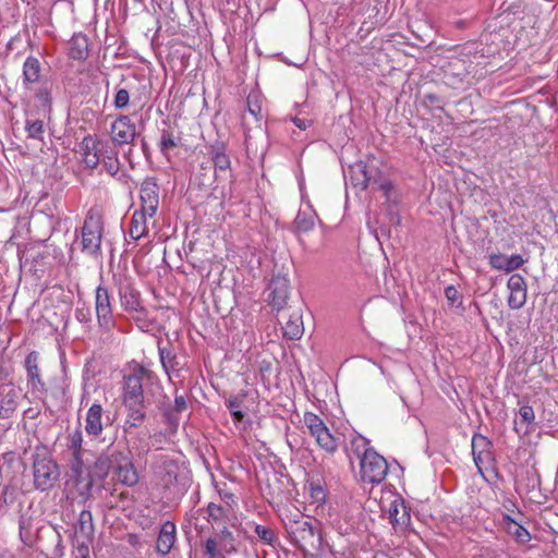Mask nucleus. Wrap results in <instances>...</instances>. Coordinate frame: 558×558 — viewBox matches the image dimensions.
Returning <instances> with one entry per match:
<instances>
[{
    "label": "nucleus",
    "instance_id": "obj_4",
    "mask_svg": "<svg viewBox=\"0 0 558 558\" xmlns=\"http://www.w3.org/2000/svg\"><path fill=\"white\" fill-rule=\"evenodd\" d=\"M113 283L118 289L122 307L129 313L144 314L145 308L142 305L141 293L135 289L133 280L124 272L113 275Z\"/></svg>",
    "mask_w": 558,
    "mask_h": 558
},
{
    "label": "nucleus",
    "instance_id": "obj_56",
    "mask_svg": "<svg viewBox=\"0 0 558 558\" xmlns=\"http://www.w3.org/2000/svg\"><path fill=\"white\" fill-rule=\"evenodd\" d=\"M135 314H136V316H134V319L137 323L140 328L147 330L153 325V320H150L146 317V312L144 314H140V313H135Z\"/></svg>",
    "mask_w": 558,
    "mask_h": 558
},
{
    "label": "nucleus",
    "instance_id": "obj_1",
    "mask_svg": "<svg viewBox=\"0 0 558 558\" xmlns=\"http://www.w3.org/2000/svg\"><path fill=\"white\" fill-rule=\"evenodd\" d=\"M351 451L360 459V475L363 483L379 484L388 472L384 457L369 447V440L361 435L351 434Z\"/></svg>",
    "mask_w": 558,
    "mask_h": 558
},
{
    "label": "nucleus",
    "instance_id": "obj_33",
    "mask_svg": "<svg viewBox=\"0 0 558 558\" xmlns=\"http://www.w3.org/2000/svg\"><path fill=\"white\" fill-rule=\"evenodd\" d=\"M96 316L98 326L104 331H110L114 327L116 320L112 314L111 305L96 308Z\"/></svg>",
    "mask_w": 558,
    "mask_h": 558
},
{
    "label": "nucleus",
    "instance_id": "obj_9",
    "mask_svg": "<svg viewBox=\"0 0 558 558\" xmlns=\"http://www.w3.org/2000/svg\"><path fill=\"white\" fill-rule=\"evenodd\" d=\"M268 299L271 306L277 311L282 310L288 302L290 293V280L288 274H275L268 284Z\"/></svg>",
    "mask_w": 558,
    "mask_h": 558
},
{
    "label": "nucleus",
    "instance_id": "obj_40",
    "mask_svg": "<svg viewBox=\"0 0 558 558\" xmlns=\"http://www.w3.org/2000/svg\"><path fill=\"white\" fill-rule=\"evenodd\" d=\"M254 532L258 538L267 545L275 546L278 541L276 533L268 526L256 524Z\"/></svg>",
    "mask_w": 558,
    "mask_h": 558
},
{
    "label": "nucleus",
    "instance_id": "obj_8",
    "mask_svg": "<svg viewBox=\"0 0 558 558\" xmlns=\"http://www.w3.org/2000/svg\"><path fill=\"white\" fill-rule=\"evenodd\" d=\"M109 141L99 140L92 135L85 136L80 143L82 161L87 168L95 169L100 163L102 153H106Z\"/></svg>",
    "mask_w": 558,
    "mask_h": 558
},
{
    "label": "nucleus",
    "instance_id": "obj_58",
    "mask_svg": "<svg viewBox=\"0 0 558 558\" xmlns=\"http://www.w3.org/2000/svg\"><path fill=\"white\" fill-rule=\"evenodd\" d=\"M186 409V400L184 396H175L173 410L178 413Z\"/></svg>",
    "mask_w": 558,
    "mask_h": 558
},
{
    "label": "nucleus",
    "instance_id": "obj_13",
    "mask_svg": "<svg viewBox=\"0 0 558 558\" xmlns=\"http://www.w3.org/2000/svg\"><path fill=\"white\" fill-rule=\"evenodd\" d=\"M110 134L114 144H130L136 135V126L131 121L130 117L121 116L112 122Z\"/></svg>",
    "mask_w": 558,
    "mask_h": 558
},
{
    "label": "nucleus",
    "instance_id": "obj_34",
    "mask_svg": "<svg viewBox=\"0 0 558 558\" xmlns=\"http://www.w3.org/2000/svg\"><path fill=\"white\" fill-rule=\"evenodd\" d=\"M354 511L357 518L355 530L357 533H364L369 530V523L372 522L368 513L363 509L362 504L355 501L351 505V512Z\"/></svg>",
    "mask_w": 558,
    "mask_h": 558
},
{
    "label": "nucleus",
    "instance_id": "obj_23",
    "mask_svg": "<svg viewBox=\"0 0 558 558\" xmlns=\"http://www.w3.org/2000/svg\"><path fill=\"white\" fill-rule=\"evenodd\" d=\"M175 542V525L174 523L167 521L161 525L159 536L157 538L156 548L158 553L166 555L168 554Z\"/></svg>",
    "mask_w": 558,
    "mask_h": 558
},
{
    "label": "nucleus",
    "instance_id": "obj_12",
    "mask_svg": "<svg viewBox=\"0 0 558 558\" xmlns=\"http://www.w3.org/2000/svg\"><path fill=\"white\" fill-rule=\"evenodd\" d=\"M23 110L26 117L25 131L29 138L43 141L45 134L44 118L48 114L34 111L29 100L23 102Z\"/></svg>",
    "mask_w": 558,
    "mask_h": 558
},
{
    "label": "nucleus",
    "instance_id": "obj_55",
    "mask_svg": "<svg viewBox=\"0 0 558 558\" xmlns=\"http://www.w3.org/2000/svg\"><path fill=\"white\" fill-rule=\"evenodd\" d=\"M529 480L531 481L532 488L541 486V475L538 470L535 466H532L530 471H527Z\"/></svg>",
    "mask_w": 558,
    "mask_h": 558
},
{
    "label": "nucleus",
    "instance_id": "obj_14",
    "mask_svg": "<svg viewBox=\"0 0 558 558\" xmlns=\"http://www.w3.org/2000/svg\"><path fill=\"white\" fill-rule=\"evenodd\" d=\"M159 187L155 180L146 179L140 190L141 208L153 218L159 206Z\"/></svg>",
    "mask_w": 558,
    "mask_h": 558
},
{
    "label": "nucleus",
    "instance_id": "obj_11",
    "mask_svg": "<svg viewBox=\"0 0 558 558\" xmlns=\"http://www.w3.org/2000/svg\"><path fill=\"white\" fill-rule=\"evenodd\" d=\"M299 187L301 191L302 201L305 203V205L300 208L294 220V227L299 232H308L314 228L318 217L304 193L303 178L299 179Z\"/></svg>",
    "mask_w": 558,
    "mask_h": 558
},
{
    "label": "nucleus",
    "instance_id": "obj_49",
    "mask_svg": "<svg viewBox=\"0 0 558 558\" xmlns=\"http://www.w3.org/2000/svg\"><path fill=\"white\" fill-rule=\"evenodd\" d=\"M110 466V461L108 457L100 456L95 461L94 470L95 474L98 475L100 478H104L107 475V472Z\"/></svg>",
    "mask_w": 558,
    "mask_h": 558
},
{
    "label": "nucleus",
    "instance_id": "obj_52",
    "mask_svg": "<svg viewBox=\"0 0 558 558\" xmlns=\"http://www.w3.org/2000/svg\"><path fill=\"white\" fill-rule=\"evenodd\" d=\"M225 554V550L216 547V543L214 541H206L205 555L207 558H226Z\"/></svg>",
    "mask_w": 558,
    "mask_h": 558
},
{
    "label": "nucleus",
    "instance_id": "obj_37",
    "mask_svg": "<svg viewBox=\"0 0 558 558\" xmlns=\"http://www.w3.org/2000/svg\"><path fill=\"white\" fill-rule=\"evenodd\" d=\"M474 463L481 474H483V468H490L494 465L495 457L493 450L480 451L472 453Z\"/></svg>",
    "mask_w": 558,
    "mask_h": 558
},
{
    "label": "nucleus",
    "instance_id": "obj_5",
    "mask_svg": "<svg viewBox=\"0 0 558 558\" xmlns=\"http://www.w3.org/2000/svg\"><path fill=\"white\" fill-rule=\"evenodd\" d=\"M303 424L323 450L333 452L338 448V439L330 433L324 421L317 414L305 412Z\"/></svg>",
    "mask_w": 558,
    "mask_h": 558
},
{
    "label": "nucleus",
    "instance_id": "obj_39",
    "mask_svg": "<svg viewBox=\"0 0 558 558\" xmlns=\"http://www.w3.org/2000/svg\"><path fill=\"white\" fill-rule=\"evenodd\" d=\"M308 495L313 504L322 505L326 499V493L319 482L308 481L306 484Z\"/></svg>",
    "mask_w": 558,
    "mask_h": 558
},
{
    "label": "nucleus",
    "instance_id": "obj_26",
    "mask_svg": "<svg viewBox=\"0 0 558 558\" xmlns=\"http://www.w3.org/2000/svg\"><path fill=\"white\" fill-rule=\"evenodd\" d=\"M20 392L15 388L9 389L0 399V418H8L15 412Z\"/></svg>",
    "mask_w": 558,
    "mask_h": 558
},
{
    "label": "nucleus",
    "instance_id": "obj_44",
    "mask_svg": "<svg viewBox=\"0 0 558 558\" xmlns=\"http://www.w3.org/2000/svg\"><path fill=\"white\" fill-rule=\"evenodd\" d=\"M493 449V442L482 434H474L472 437V453Z\"/></svg>",
    "mask_w": 558,
    "mask_h": 558
},
{
    "label": "nucleus",
    "instance_id": "obj_3",
    "mask_svg": "<svg viewBox=\"0 0 558 558\" xmlns=\"http://www.w3.org/2000/svg\"><path fill=\"white\" fill-rule=\"evenodd\" d=\"M155 375L142 365H136L131 373L124 376L123 386V403L124 404H143V383L151 381Z\"/></svg>",
    "mask_w": 558,
    "mask_h": 558
},
{
    "label": "nucleus",
    "instance_id": "obj_19",
    "mask_svg": "<svg viewBox=\"0 0 558 558\" xmlns=\"http://www.w3.org/2000/svg\"><path fill=\"white\" fill-rule=\"evenodd\" d=\"M104 408L94 402L86 412L85 430L92 437H99L104 432Z\"/></svg>",
    "mask_w": 558,
    "mask_h": 558
},
{
    "label": "nucleus",
    "instance_id": "obj_64",
    "mask_svg": "<svg viewBox=\"0 0 558 558\" xmlns=\"http://www.w3.org/2000/svg\"><path fill=\"white\" fill-rule=\"evenodd\" d=\"M233 421L240 423L244 418V413L241 410L231 412Z\"/></svg>",
    "mask_w": 558,
    "mask_h": 558
},
{
    "label": "nucleus",
    "instance_id": "obj_45",
    "mask_svg": "<svg viewBox=\"0 0 558 558\" xmlns=\"http://www.w3.org/2000/svg\"><path fill=\"white\" fill-rule=\"evenodd\" d=\"M216 170L226 171L230 168V158L222 149H216L213 155Z\"/></svg>",
    "mask_w": 558,
    "mask_h": 558
},
{
    "label": "nucleus",
    "instance_id": "obj_42",
    "mask_svg": "<svg viewBox=\"0 0 558 558\" xmlns=\"http://www.w3.org/2000/svg\"><path fill=\"white\" fill-rule=\"evenodd\" d=\"M520 423L525 425V433L530 432V427L534 424L535 413L531 405L521 404L519 409Z\"/></svg>",
    "mask_w": 558,
    "mask_h": 558
},
{
    "label": "nucleus",
    "instance_id": "obj_43",
    "mask_svg": "<svg viewBox=\"0 0 558 558\" xmlns=\"http://www.w3.org/2000/svg\"><path fill=\"white\" fill-rule=\"evenodd\" d=\"M207 513L209 520H211L215 523H220L223 522L225 519L227 518L228 509L215 502H210L207 506Z\"/></svg>",
    "mask_w": 558,
    "mask_h": 558
},
{
    "label": "nucleus",
    "instance_id": "obj_47",
    "mask_svg": "<svg viewBox=\"0 0 558 558\" xmlns=\"http://www.w3.org/2000/svg\"><path fill=\"white\" fill-rule=\"evenodd\" d=\"M110 305H111V302H110V295H109L108 289L102 286H98L96 289V295H95V310L98 307L99 308L107 307Z\"/></svg>",
    "mask_w": 558,
    "mask_h": 558
},
{
    "label": "nucleus",
    "instance_id": "obj_41",
    "mask_svg": "<svg viewBox=\"0 0 558 558\" xmlns=\"http://www.w3.org/2000/svg\"><path fill=\"white\" fill-rule=\"evenodd\" d=\"M71 57L74 59H84L87 57V39L86 37H75L72 41Z\"/></svg>",
    "mask_w": 558,
    "mask_h": 558
},
{
    "label": "nucleus",
    "instance_id": "obj_54",
    "mask_svg": "<svg viewBox=\"0 0 558 558\" xmlns=\"http://www.w3.org/2000/svg\"><path fill=\"white\" fill-rule=\"evenodd\" d=\"M393 189L395 186L390 180H384L378 183V190L383 192L387 201H390Z\"/></svg>",
    "mask_w": 558,
    "mask_h": 558
},
{
    "label": "nucleus",
    "instance_id": "obj_29",
    "mask_svg": "<svg viewBox=\"0 0 558 558\" xmlns=\"http://www.w3.org/2000/svg\"><path fill=\"white\" fill-rule=\"evenodd\" d=\"M507 520V533L511 535L518 544H527L532 538L530 532L510 517H508Z\"/></svg>",
    "mask_w": 558,
    "mask_h": 558
},
{
    "label": "nucleus",
    "instance_id": "obj_22",
    "mask_svg": "<svg viewBox=\"0 0 558 558\" xmlns=\"http://www.w3.org/2000/svg\"><path fill=\"white\" fill-rule=\"evenodd\" d=\"M150 218L147 213H144L142 209H137L133 213L131 221H130V228H129V234L133 240H140L147 235L148 233V226H147V219Z\"/></svg>",
    "mask_w": 558,
    "mask_h": 558
},
{
    "label": "nucleus",
    "instance_id": "obj_16",
    "mask_svg": "<svg viewBox=\"0 0 558 558\" xmlns=\"http://www.w3.org/2000/svg\"><path fill=\"white\" fill-rule=\"evenodd\" d=\"M507 287L510 291L508 306L512 310L523 307L526 302V281L523 276L513 274L508 279Z\"/></svg>",
    "mask_w": 558,
    "mask_h": 558
},
{
    "label": "nucleus",
    "instance_id": "obj_30",
    "mask_svg": "<svg viewBox=\"0 0 558 558\" xmlns=\"http://www.w3.org/2000/svg\"><path fill=\"white\" fill-rule=\"evenodd\" d=\"M207 541H214L216 543V547L225 550L227 554L235 551V538L226 527L219 534H216Z\"/></svg>",
    "mask_w": 558,
    "mask_h": 558
},
{
    "label": "nucleus",
    "instance_id": "obj_18",
    "mask_svg": "<svg viewBox=\"0 0 558 558\" xmlns=\"http://www.w3.org/2000/svg\"><path fill=\"white\" fill-rule=\"evenodd\" d=\"M41 80V64L34 56H28L23 64L22 84L24 89H34V85L45 83Z\"/></svg>",
    "mask_w": 558,
    "mask_h": 558
},
{
    "label": "nucleus",
    "instance_id": "obj_7",
    "mask_svg": "<svg viewBox=\"0 0 558 558\" xmlns=\"http://www.w3.org/2000/svg\"><path fill=\"white\" fill-rule=\"evenodd\" d=\"M34 485L45 492L58 481L60 472L58 464L48 458H37L33 464Z\"/></svg>",
    "mask_w": 558,
    "mask_h": 558
},
{
    "label": "nucleus",
    "instance_id": "obj_2",
    "mask_svg": "<svg viewBox=\"0 0 558 558\" xmlns=\"http://www.w3.org/2000/svg\"><path fill=\"white\" fill-rule=\"evenodd\" d=\"M85 453L72 454L70 470L64 484L66 498L85 501L93 487V478L84 461Z\"/></svg>",
    "mask_w": 558,
    "mask_h": 558
},
{
    "label": "nucleus",
    "instance_id": "obj_51",
    "mask_svg": "<svg viewBox=\"0 0 558 558\" xmlns=\"http://www.w3.org/2000/svg\"><path fill=\"white\" fill-rule=\"evenodd\" d=\"M160 362L162 364L163 369L168 373L170 368L173 367L174 356L171 355L170 351H167L165 348L158 347Z\"/></svg>",
    "mask_w": 558,
    "mask_h": 558
},
{
    "label": "nucleus",
    "instance_id": "obj_38",
    "mask_svg": "<svg viewBox=\"0 0 558 558\" xmlns=\"http://www.w3.org/2000/svg\"><path fill=\"white\" fill-rule=\"evenodd\" d=\"M165 439V435L162 433H155L150 436V442L143 447L132 446L131 450L136 451L138 456L147 453L151 448L155 450H160L162 448V441Z\"/></svg>",
    "mask_w": 558,
    "mask_h": 558
},
{
    "label": "nucleus",
    "instance_id": "obj_24",
    "mask_svg": "<svg viewBox=\"0 0 558 558\" xmlns=\"http://www.w3.org/2000/svg\"><path fill=\"white\" fill-rule=\"evenodd\" d=\"M372 173L373 169H368V166L364 161H359L353 166L351 165V184L361 190L366 189L372 179Z\"/></svg>",
    "mask_w": 558,
    "mask_h": 558
},
{
    "label": "nucleus",
    "instance_id": "obj_17",
    "mask_svg": "<svg viewBox=\"0 0 558 558\" xmlns=\"http://www.w3.org/2000/svg\"><path fill=\"white\" fill-rule=\"evenodd\" d=\"M24 368L27 376V385L34 391H44L45 383L39 371V354L36 351L29 352L24 361Z\"/></svg>",
    "mask_w": 558,
    "mask_h": 558
},
{
    "label": "nucleus",
    "instance_id": "obj_35",
    "mask_svg": "<svg viewBox=\"0 0 558 558\" xmlns=\"http://www.w3.org/2000/svg\"><path fill=\"white\" fill-rule=\"evenodd\" d=\"M66 446L72 454L86 453L87 450L83 448V433L80 427L69 433L66 437Z\"/></svg>",
    "mask_w": 558,
    "mask_h": 558
},
{
    "label": "nucleus",
    "instance_id": "obj_63",
    "mask_svg": "<svg viewBox=\"0 0 558 558\" xmlns=\"http://www.w3.org/2000/svg\"><path fill=\"white\" fill-rule=\"evenodd\" d=\"M165 415L167 417V422L175 429L179 424L178 417L174 416L171 411H166Z\"/></svg>",
    "mask_w": 558,
    "mask_h": 558
},
{
    "label": "nucleus",
    "instance_id": "obj_60",
    "mask_svg": "<svg viewBox=\"0 0 558 558\" xmlns=\"http://www.w3.org/2000/svg\"><path fill=\"white\" fill-rule=\"evenodd\" d=\"M294 125L296 128H299L300 130H306L307 128H310L312 125V121L311 120H307V119H301L299 117H294L292 119Z\"/></svg>",
    "mask_w": 558,
    "mask_h": 558
},
{
    "label": "nucleus",
    "instance_id": "obj_48",
    "mask_svg": "<svg viewBox=\"0 0 558 558\" xmlns=\"http://www.w3.org/2000/svg\"><path fill=\"white\" fill-rule=\"evenodd\" d=\"M21 541L28 545L32 542L31 520L22 515L19 522Z\"/></svg>",
    "mask_w": 558,
    "mask_h": 558
},
{
    "label": "nucleus",
    "instance_id": "obj_46",
    "mask_svg": "<svg viewBox=\"0 0 558 558\" xmlns=\"http://www.w3.org/2000/svg\"><path fill=\"white\" fill-rule=\"evenodd\" d=\"M445 296L451 306L462 307L463 296L454 286H448L445 289Z\"/></svg>",
    "mask_w": 558,
    "mask_h": 558
},
{
    "label": "nucleus",
    "instance_id": "obj_62",
    "mask_svg": "<svg viewBox=\"0 0 558 558\" xmlns=\"http://www.w3.org/2000/svg\"><path fill=\"white\" fill-rule=\"evenodd\" d=\"M258 367H259V372L263 376L267 373H270V371H271V364H270V362H268L266 360L260 361Z\"/></svg>",
    "mask_w": 558,
    "mask_h": 558
},
{
    "label": "nucleus",
    "instance_id": "obj_27",
    "mask_svg": "<svg viewBox=\"0 0 558 558\" xmlns=\"http://www.w3.org/2000/svg\"><path fill=\"white\" fill-rule=\"evenodd\" d=\"M388 513L390 522L393 525L407 524L410 521V514L402 499H395L393 501H391L388 509Z\"/></svg>",
    "mask_w": 558,
    "mask_h": 558
},
{
    "label": "nucleus",
    "instance_id": "obj_15",
    "mask_svg": "<svg viewBox=\"0 0 558 558\" xmlns=\"http://www.w3.org/2000/svg\"><path fill=\"white\" fill-rule=\"evenodd\" d=\"M32 95L33 99H28L34 108V111L40 113L50 114L52 97H51V85L48 82L34 85V89H25ZM27 99H24L26 101Z\"/></svg>",
    "mask_w": 558,
    "mask_h": 558
},
{
    "label": "nucleus",
    "instance_id": "obj_20",
    "mask_svg": "<svg viewBox=\"0 0 558 558\" xmlns=\"http://www.w3.org/2000/svg\"><path fill=\"white\" fill-rule=\"evenodd\" d=\"M489 265L493 269L505 271V272H512L523 266L525 260L523 257L519 254H513L510 257L504 255V254H490L488 256Z\"/></svg>",
    "mask_w": 558,
    "mask_h": 558
},
{
    "label": "nucleus",
    "instance_id": "obj_10",
    "mask_svg": "<svg viewBox=\"0 0 558 558\" xmlns=\"http://www.w3.org/2000/svg\"><path fill=\"white\" fill-rule=\"evenodd\" d=\"M179 464L167 454H159L156 458L154 474L159 485L163 488L172 486L178 478Z\"/></svg>",
    "mask_w": 558,
    "mask_h": 558
},
{
    "label": "nucleus",
    "instance_id": "obj_57",
    "mask_svg": "<svg viewBox=\"0 0 558 558\" xmlns=\"http://www.w3.org/2000/svg\"><path fill=\"white\" fill-rule=\"evenodd\" d=\"M242 400L238 397L230 398L226 401V407L231 412L240 410Z\"/></svg>",
    "mask_w": 558,
    "mask_h": 558
},
{
    "label": "nucleus",
    "instance_id": "obj_31",
    "mask_svg": "<svg viewBox=\"0 0 558 558\" xmlns=\"http://www.w3.org/2000/svg\"><path fill=\"white\" fill-rule=\"evenodd\" d=\"M129 409L128 416L124 422V430L128 432L132 427L138 426L145 418V412L143 410V404H125Z\"/></svg>",
    "mask_w": 558,
    "mask_h": 558
},
{
    "label": "nucleus",
    "instance_id": "obj_25",
    "mask_svg": "<svg viewBox=\"0 0 558 558\" xmlns=\"http://www.w3.org/2000/svg\"><path fill=\"white\" fill-rule=\"evenodd\" d=\"M282 332L283 336L290 340L300 339L304 332L302 316L296 312L291 314L282 326Z\"/></svg>",
    "mask_w": 558,
    "mask_h": 558
},
{
    "label": "nucleus",
    "instance_id": "obj_6",
    "mask_svg": "<svg viewBox=\"0 0 558 558\" xmlns=\"http://www.w3.org/2000/svg\"><path fill=\"white\" fill-rule=\"evenodd\" d=\"M102 239L101 218L88 213L82 227V251L88 255H97L100 252Z\"/></svg>",
    "mask_w": 558,
    "mask_h": 558
},
{
    "label": "nucleus",
    "instance_id": "obj_21",
    "mask_svg": "<svg viewBox=\"0 0 558 558\" xmlns=\"http://www.w3.org/2000/svg\"><path fill=\"white\" fill-rule=\"evenodd\" d=\"M113 475L116 481L126 486H134L138 482V474L134 464L126 457L113 468Z\"/></svg>",
    "mask_w": 558,
    "mask_h": 558
},
{
    "label": "nucleus",
    "instance_id": "obj_61",
    "mask_svg": "<svg viewBox=\"0 0 558 558\" xmlns=\"http://www.w3.org/2000/svg\"><path fill=\"white\" fill-rule=\"evenodd\" d=\"M76 318L81 323H88L90 322V314L88 311L85 310H76Z\"/></svg>",
    "mask_w": 558,
    "mask_h": 558
},
{
    "label": "nucleus",
    "instance_id": "obj_32",
    "mask_svg": "<svg viewBox=\"0 0 558 558\" xmlns=\"http://www.w3.org/2000/svg\"><path fill=\"white\" fill-rule=\"evenodd\" d=\"M180 137L175 136L173 132L169 130H162L160 141L158 144L160 153L169 159V151L178 146Z\"/></svg>",
    "mask_w": 558,
    "mask_h": 558
},
{
    "label": "nucleus",
    "instance_id": "obj_59",
    "mask_svg": "<svg viewBox=\"0 0 558 558\" xmlns=\"http://www.w3.org/2000/svg\"><path fill=\"white\" fill-rule=\"evenodd\" d=\"M75 558H89V548L85 544H78L75 548Z\"/></svg>",
    "mask_w": 558,
    "mask_h": 558
},
{
    "label": "nucleus",
    "instance_id": "obj_28",
    "mask_svg": "<svg viewBox=\"0 0 558 558\" xmlns=\"http://www.w3.org/2000/svg\"><path fill=\"white\" fill-rule=\"evenodd\" d=\"M106 153H102L100 162L102 163V167L105 171L110 174L111 177H114L120 171V161L118 158V151L114 149V147L109 143L108 147L106 149Z\"/></svg>",
    "mask_w": 558,
    "mask_h": 558
},
{
    "label": "nucleus",
    "instance_id": "obj_53",
    "mask_svg": "<svg viewBox=\"0 0 558 558\" xmlns=\"http://www.w3.org/2000/svg\"><path fill=\"white\" fill-rule=\"evenodd\" d=\"M257 99L258 97L256 95H248L247 97V107H248V111L252 116L254 117H257L258 114H260V107L259 105L257 104Z\"/></svg>",
    "mask_w": 558,
    "mask_h": 558
},
{
    "label": "nucleus",
    "instance_id": "obj_50",
    "mask_svg": "<svg viewBox=\"0 0 558 558\" xmlns=\"http://www.w3.org/2000/svg\"><path fill=\"white\" fill-rule=\"evenodd\" d=\"M130 102V94L125 88H120L114 95L113 105L117 109H123L128 107Z\"/></svg>",
    "mask_w": 558,
    "mask_h": 558
},
{
    "label": "nucleus",
    "instance_id": "obj_36",
    "mask_svg": "<svg viewBox=\"0 0 558 558\" xmlns=\"http://www.w3.org/2000/svg\"><path fill=\"white\" fill-rule=\"evenodd\" d=\"M93 531L94 525L92 512L89 510L81 511L76 533H80L85 537H89L93 534Z\"/></svg>",
    "mask_w": 558,
    "mask_h": 558
}]
</instances>
